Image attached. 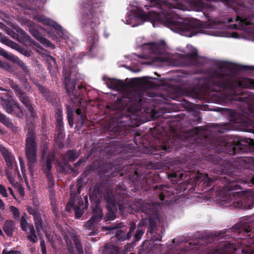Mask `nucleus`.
Segmentation results:
<instances>
[{
    "instance_id": "obj_15",
    "label": "nucleus",
    "mask_w": 254,
    "mask_h": 254,
    "mask_svg": "<svg viewBox=\"0 0 254 254\" xmlns=\"http://www.w3.org/2000/svg\"><path fill=\"white\" fill-rule=\"evenodd\" d=\"M19 99L23 104L26 106L28 110L31 112L32 115H33L34 109L30 103L28 97L24 94H21L19 96Z\"/></svg>"
},
{
    "instance_id": "obj_24",
    "label": "nucleus",
    "mask_w": 254,
    "mask_h": 254,
    "mask_svg": "<svg viewBox=\"0 0 254 254\" xmlns=\"http://www.w3.org/2000/svg\"><path fill=\"white\" fill-rule=\"evenodd\" d=\"M67 118L70 127H72L73 125V115L72 111L69 110L68 109H67Z\"/></svg>"
},
{
    "instance_id": "obj_46",
    "label": "nucleus",
    "mask_w": 254,
    "mask_h": 254,
    "mask_svg": "<svg viewBox=\"0 0 254 254\" xmlns=\"http://www.w3.org/2000/svg\"><path fill=\"white\" fill-rule=\"evenodd\" d=\"M98 233V231L97 230H94L93 231H92V232H91L90 233V234H89V236H94L96 234H97Z\"/></svg>"
},
{
    "instance_id": "obj_38",
    "label": "nucleus",
    "mask_w": 254,
    "mask_h": 254,
    "mask_svg": "<svg viewBox=\"0 0 254 254\" xmlns=\"http://www.w3.org/2000/svg\"><path fill=\"white\" fill-rule=\"evenodd\" d=\"M170 7L171 8H175V9H180V10H185L186 9L184 7V6L181 4H179V3H177L176 4V5L175 6H170Z\"/></svg>"
},
{
    "instance_id": "obj_3",
    "label": "nucleus",
    "mask_w": 254,
    "mask_h": 254,
    "mask_svg": "<svg viewBox=\"0 0 254 254\" xmlns=\"http://www.w3.org/2000/svg\"><path fill=\"white\" fill-rule=\"evenodd\" d=\"M25 155L28 160V165L30 171L37 161V141L34 132L29 130L26 135Z\"/></svg>"
},
{
    "instance_id": "obj_61",
    "label": "nucleus",
    "mask_w": 254,
    "mask_h": 254,
    "mask_svg": "<svg viewBox=\"0 0 254 254\" xmlns=\"http://www.w3.org/2000/svg\"><path fill=\"white\" fill-rule=\"evenodd\" d=\"M78 253H79L78 254H83V251L82 252H78Z\"/></svg>"
},
{
    "instance_id": "obj_6",
    "label": "nucleus",
    "mask_w": 254,
    "mask_h": 254,
    "mask_svg": "<svg viewBox=\"0 0 254 254\" xmlns=\"http://www.w3.org/2000/svg\"><path fill=\"white\" fill-rule=\"evenodd\" d=\"M1 105L5 111L8 114L18 117H22L23 112L19 105L14 100H6L1 97Z\"/></svg>"
},
{
    "instance_id": "obj_41",
    "label": "nucleus",
    "mask_w": 254,
    "mask_h": 254,
    "mask_svg": "<svg viewBox=\"0 0 254 254\" xmlns=\"http://www.w3.org/2000/svg\"><path fill=\"white\" fill-rule=\"evenodd\" d=\"M27 210H28V212L30 214L33 215L34 216L35 215H38L39 214L37 213H36V212L31 207L28 206L27 207Z\"/></svg>"
},
{
    "instance_id": "obj_23",
    "label": "nucleus",
    "mask_w": 254,
    "mask_h": 254,
    "mask_svg": "<svg viewBox=\"0 0 254 254\" xmlns=\"http://www.w3.org/2000/svg\"><path fill=\"white\" fill-rule=\"evenodd\" d=\"M10 210L12 212L14 218L17 219L19 217V213L18 209L14 206H10Z\"/></svg>"
},
{
    "instance_id": "obj_7",
    "label": "nucleus",
    "mask_w": 254,
    "mask_h": 254,
    "mask_svg": "<svg viewBox=\"0 0 254 254\" xmlns=\"http://www.w3.org/2000/svg\"><path fill=\"white\" fill-rule=\"evenodd\" d=\"M65 88L68 94L74 93L76 86V82L74 79L72 78L70 73L67 69H65L64 71Z\"/></svg>"
},
{
    "instance_id": "obj_40",
    "label": "nucleus",
    "mask_w": 254,
    "mask_h": 254,
    "mask_svg": "<svg viewBox=\"0 0 254 254\" xmlns=\"http://www.w3.org/2000/svg\"><path fill=\"white\" fill-rule=\"evenodd\" d=\"M155 227V225L154 224V223L151 221H150L149 231L151 234L153 233Z\"/></svg>"
},
{
    "instance_id": "obj_16",
    "label": "nucleus",
    "mask_w": 254,
    "mask_h": 254,
    "mask_svg": "<svg viewBox=\"0 0 254 254\" xmlns=\"http://www.w3.org/2000/svg\"><path fill=\"white\" fill-rule=\"evenodd\" d=\"M95 216V217L100 216L101 220L103 217L102 211L100 206L98 203H96V205L93 208V216Z\"/></svg>"
},
{
    "instance_id": "obj_57",
    "label": "nucleus",
    "mask_w": 254,
    "mask_h": 254,
    "mask_svg": "<svg viewBox=\"0 0 254 254\" xmlns=\"http://www.w3.org/2000/svg\"><path fill=\"white\" fill-rule=\"evenodd\" d=\"M3 217H2L1 215L0 214V220L2 221L3 220Z\"/></svg>"
},
{
    "instance_id": "obj_17",
    "label": "nucleus",
    "mask_w": 254,
    "mask_h": 254,
    "mask_svg": "<svg viewBox=\"0 0 254 254\" xmlns=\"http://www.w3.org/2000/svg\"><path fill=\"white\" fill-rule=\"evenodd\" d=\"M33 35L41 43L43 44L48 46L51 47L52 46V44L47 39L40 37L37 33V32L33 33Z\"/></svg>"
},
{
    "instance_id": "obj_42",
    "label": "nucleus",
    "mask_w": 254,
    "mask_h": 254,
    "mask_svg": "<svg viewBox=\"0 0 254 254\" xmlns=\"http://www.w3.org/2000/svg\"><path fill=\"white\" fill-rule=\"evenodd\" d=\"M20 166H21L22 173L23 174L24 177H25L24 176L25 175V167H24V164L21 160H20Z\"/></svg>"
},
{
    "instance_id": "obj_63",
    "label": "nucleus",
    "mask_w": 254,
    "mask_h": 254,
    "mask_svg": "<svg viewBox=\"0 0 254 254\" xmlns=\"http://www.w3.org/2000/svg\"><path fill=\"white\" fill-rule=\"evenodd\" d=\"M58 120L59 122H61V120L60 118L58 119Z\"/></svg>"
},
{
    "instance_id": "obj_45",
    "label": "nucleus",
    "mask_w": 254,
    "mask_h": 254,
    "mask_svg": "<svg viewBox=\"0 0 254 254\" xmlns=\"http://www.w3.org/2000/svg\"><path fill=\"white\" fill-rule=\"evenodd\" d=\"M30 234H35V229L33 226H30L29 227Z\"/></svg>"
},
{
    "instance_id": "obj_22",
    "label": "nucleus",
    "mask_w": 254,
    "mask_h": 254,
    "mask_svg": "<svg viewBox=\"0 0 254 254\" xmlns=\"http://www.w3.org/2000/svg\"><path fill=\"white\" fill-rule=\"evenodd\" d=\"M20 226L22 230L25 231L27 230V228L28 227V223L26 218L24 216L22 217L21 218Z\"/></svg>"
},
{
    "instance_id": "obj_43",
    "label": "nucleus",
    "mask_w": 254,
    "mask_h": 254,
    "mask_svg": "<svg viewBox=\"0 0 254 254\" xmlns=\"http://www.w3.org/2000/svg\"><path fill=\"white\" fill-rule=\"evenodd\" d=\"M4 203L2 200L0 198V210H3L4 209Z\"/></svg>"
},
{
    "instance_id": "obj_1",
    "label": "nucleus",
    "mask_w": 254,
    "mask_h": 254,
    "mask_svg": "<svg viewBox=\"0 0 254 254\" xmlns=\"http://www.w3.org/2000/svg\"><path fill=\"white\" fill-rule=\"evenodd\" d=\"M233 65L228 62L219 64L218 67L211 71L209 84L214 88L210 89L212 91H217L220 89L230 90L234 94L238 93L235 89L238 87L254 89V79L251 78L230 79L229 75L232 72Z\"/></svg>"
},
{
    "instance_id": "obj_13",
    "label": "nucleus",
    "mask_w": 254,
    "mask_h": 254,
    "mask_svg": "<svg viewBox=\"0 0 254 254\" xmlns=\"http://www.w3.org/2000/svg\"><path fill=\"white\" fill-rule=\"evenodd\" d=\"M95 217V216H92V217L86 222V224H85V228L87 230H89L94 228V226L101 220L100 216L96 217Z\"/></svg>"
},
{
    "instance_id": "obj_36",
    "label": "nucleus",
    "mask_w": 254,
    "mask_h": 254,
    "mask_svg": "<svg viewBox=\"0 0 254 254\" xmlns=\"http://www.w3.org/2000/svg\"><path fill=\"white\" fill-rule=\"evenodd\" d=\"M10 83L11 84V87L14 89L16 91L20 93V89L18 87V86L15 83L13 82V81L10 80Z\"/></svg>"
},
{
    "instance_id": "obj_2",
    "label": "nucleus",
    "mask_w": 254,
    "mask_h": 254,
    "mask_svg": "<svg viewBox=\"0 0 254 254\" xmlns=\"http://www.w3.org/2000/svg\"><path fill=\"white\" fill-rule=\"evenodd\" d=\"M173 12L177 11L170 10L167 14L164 13L165 21L171 30L187 37H191L197 33V28L200 27L197 22L173 15Z\"/></svg>"
},
{
    "instance_id": "obj_56",
    "label": "nucleus",
    "mask_w": 254,
    "mask_h": 254,
    "mask_svg": "<svg viewBox=\"0 0 254 254\" xmlns=\"http://www.w3.org/2000/svg\"><path fill=\"white\" fill-rule=\"evenodd\" d=\"M251 181L254 184V177L252 178Z\"/></svg>"
},
{
    "instance_id": "obj_49",
    "label": "nucleus",
    "mask_w": 254,
    "mask_h": 254,
    "mask_svg": "<svg viewBox=\"0 0 254 254\" xmlns=\"http://www.w3.org/2000/svg\"><path fill=\"white\" fill-rule=\"evenodd\" d=\"M41 251L42 252V254H46V248H44V246L42 248H41Z\"/></svg>"
},
{
    "instance_id": "obj_21",
    "label": "nucleus",
    "mask_w": 254,
    "mask_h": 254,
    "mask_svg": "<svg viewBox=\"0 0 254 254\" xmlns=\"http://www.w3.org/2000/svg\"><path fill=\"white\" fill-rule=\"evenodd\" d=\"M79 156L78 153L73 150H70L66 153V157L70 160H73L77 158Z\"/></svg>"
},
{
    "instance_id": "obj_35",
    "label": "nucleus",
    "mask_w": 254,
    "mask_h": 254,
    "mask_svg": "<svg viewBox=\"0 0 254 254\" xmlns=\"http://www.w3.org/2000/svg\"><path fill=\"white\" fill-rule=\"evenodd\" d=\"M2 254H20V252L17 251H7L3 250Z\"/></svg>"
},
{
    "instance_id": "obj_18",
    "label": "nucleus",
    "mask_w": 254,
    "mask_h": 254,
    "mask_svg": "<svg viewBox=\"0 0 254 254\" xmlns=\"http://www.w3.org/2000/svg\"><path fill=\"white\" fill-rule=\"evenodd\" d=\"M35 227L37 231L42 229V220L39 214L35 215L34 217Z\"/></svg>"
},
{
    "instance_id": "obj_62",
    "label": "nucleus",
    "mask_w": 254,
    "mask_h": 254,
    "mask_svg": "<svg viewBox=\"0 0 254 254\" xmlns=\"http://www.w3.org/2000/svg\"><path fill=\"white\" fill-rule=\"evenodd\" d=\"M138 25V24L132 25V27H135V26H137V25Z\"/></svg>"
},
{
    "instance_id": "obj_34",
    "label": "nucleus",
    "mask_w": 254,
    "mask_h": 254,
    "mask_svg": "<svg viewBox=\"0 0 254 254\" xmlns=\"http://www.w3.org/2000/svg\"><path fill=\"white\" fill-rule=\"evenodd\" d=\"M75 112H76V114L78 115H81L80 116V118H81V125H83L84 124V122H85V118L84 117V116L81 115V111L80 109H77L75 111Z\"/></svg>"
},
{
    "instance_id": "obj_19",
    "label": "nucleus",
    "mask_w": 254,
    "mask_h": 254,
    "mask_svg": "<svg viewBox=\"0 0 254 254\" xmlns=\"http://www.w3.org/2000/svg\"><path fill=\"white\" fill-rule=\"evenodd\" d=\"M0 55L4 57V58H6L7 59L11 61H14L15 60L14 55L8 53L7 52H6L2 49H0Z\"/></svg>"
},
{
    "instance_id": "obj_27",
    "label": "nucleus",
    "mask_w": 254,
    "mask_h": 254,
    "mask_svg": "<svg viewBox=\"0 0 254 254\" xmlns=\"http://www.w3.org/2000/svg\"><path fill=\"white\" fill-rule=\"evenodd\" d=\"M144 233V229L138 230L135 235V239L136 241H138V240L141 239L142 235Z\"/></svg>"
},
{
    "instance_id": "obj_52",
    "label": "nucleus",
    "mask_w": 254,
    "mask_h": 254,
    "mask_svg": "<svg viewBox=\"0 0 254 254\" xmlns=\"http://www.w3.org/2000/svg\"><path fill=\"white\" fill-rule=\"evenodd\" d=\"M152 239L154 241H160L161 240V237H159L158 238H156L154 237V238H153Z\"/></svg>"
},
{
    "instance_id": "obj_47",
    "label": "nucleus",
    "mask_w": 254,
    "mask_h": 254,
    "mask_svg": "<svg viewBox=\"0 0 254 254\" xmlns=\"http://www.w3.org/2000/svg\"><path fill=\"white\" fill-rule=\"evenodd\" d=\"M116 227H104L103 228L105 230H113Z\"/></svg>"
},
{
    "instance_id": "obj_25",
    "label": "nucleus",
    "mask_w": 254,
    "mask_h": 254,
    "mask_svg": "<svg viewBox=\"0 0 254 254\" xmlns=\"http://www.w3.org/2000/svg\"><path fill=\"white\" fill-rule=\"evenodd\" d=\"M74 242L76 246V248L78 251V252H82V247L81 246V245L80 243L79 240H78V238L77 237H75L74 238Z\"/></svg>"
},
{
    "instance_id": "obj_14",
    "label": "nucleus",
    "mask_w": 254,
    "mask_h": 254,
    "mask_svg": "<svg viewBox=\"0 0 254 254\" xmlns=\"http://www.w3.org/2000/svg\"><path fill=\"white\" fill-rule=\"evenodd\" d=\"M108 86L115 90H120L123 87L122 82L117 79H111L107 82Z\"/></svg>"
},
{
    "instance_id": "obj_10",
    "label": "nucleus",
    "mask_w": 254,
    "mask_h": 254,
    "mask_svg": "<svg viewBox=\"0 0 254 254\" xmlns=\"http://www.w3.org/2000/svg\"><path fill=\"white\" fill-rule=\"evenodd\" d=\"M44 170L45 174L48 179L50 186H53L54 181L52 175L50 172V170L52 168L51 162L49 159H48L45 162H44Z\"/></svg>"
},
{
    "instance_id": "obj_59",
    "label": "nucleus",
    "mask_w": 254,
    "mask_h": 254,
    "mask_svg": "<svg viewBox=\"0 0 254 254\" xmlns=\"http://www.w3.org/2000/svg\"><path fill=\"white\" fill-rule=\"evenodd\" d=\"M53 211L55 213H57V211L55 208L53 209Z\"/></svg>"
},
{
    "instance_id": "obj_60",
    "label": "nucleus",
    "mask_w": 254,
    "mask_h": 254,
    "mask_svg": "<svg viewBox=\"0 0 254 254\" xmlns=\"http://www.w3.org/2000/svg\"><path fill=\"white\" fill-rule=\"evenodd\" d=\"M195 55H196V53H193V54H192V57H194V56H195Z\"/></svg>"
},
{
    "instance_id": "obj_12",
    "label": "nucleus",
    "mask_w": 254,
    "mask_h": 254,
    "mask_svg": "<svg viewBox=\"0 0 254 254\" xmlns=\"http://www.w3.org/2000/svg\"><path fill=\"white\" fill-rule=\"evenodd\" d=\"M14 228V223L11 220H7L4 222L3 229L7 235L11 236Z\"/></svg>"
},
{
    "instance_id": "obj_11",
    "label": "nucleus",
    "mask_w": 254,
    "mask_h": 254,
    "mask_svg": "<svg viewBox=\"0 0 254 254\" xmlns=\"http://www.w3.org/2000/svg\"><path fill=\"white\" fill-rule=\"evenodd\" d=\"M0 42L13 49L18 50L19 49V46L17 44L14 43V42L6 38L5 36H3L0 32Z\"/></svg>"
},
{
    "instance_id": "obj_31",
    "label": "nucleus",
    "mask_w": 254,
    "mask_h": 254,
    "mask_svg": "<svg viewBox=\"0 0 254 254\" xmlns=\"http://www.w3.org/2000/svg\"><path fill=\"white\" fill-rule=\"evenodd\" d=\"M6 32L13 39H17L18 35L13 31L9 29H7Z\"/></svg>"
},
{
    "instance_id": "obj_33",
    "label": "nucleus",
    "mask_w": 254,
    "mask_h": 254,
    "mask_svg": "<svg viewBox=\"0 0 254 254\" xmlns=\"http://www.w3.org/2000/svg\"><path fill=\"white\" fill-rule=\"evenodd\" d=\"M22 23L28 26L29 27H34L33 22L28 19H23Z\"/></svg>"
},
{
    "instance_id": "obj_58",
    "label": "nucleus",
    "mask_w": 254,
    "mask_h": 254,
    "mask_svg": "<svg viewBox=\"0 0 254 254\" xmlns=\"http://www.w3.org/2000/svg\"><path fill=\"white\" fill-rule=\"evenodd\" d=\"M0 90H1V91H5L6 90H5L4 88L0 87Z\"/></svg>"
},
{
    "instance_id": "obj_64",
    "label": "nucleus",
    "mask_w": 254,
    "mask_h": 254,
    "mask_svg": "<svg viewBox=\"0 0 254 254\" xmlns=\"http://www.w3.org/2000/svg\"><path fill=\"white\" fill-rule=\"evenodd\" d=\"M136 19V17H133V20H135Z\"/></svg>"
},
{
    "instance_id": "obj_9",
    "label": "nucleus",
    "mask_w": 254,
    "mask_h": 254,
    "mask_svg": "<svg viewBox=\"0 0 254 254\" xmlns=\"http://www.w3.org/2000/svg\"><path fill=\"white\" fill-rule=\"evenodd\" d=\"M141 19H143L144 21H150L152 22L153 26L154 25V22L155 21L163 20V18L162 16L154 12H149L147 14L143 15L141 16Z\"/></svg>"
},
{
    "instance_id": "obj_4",
    "label": "nucleus",
    "mask_w": 254,
    "mask_h": 254,
    "mask_svg": "<svg viewBox=\"0 0 254 254\" xmlns=\"http://www.w3.org/2000/svg\"><path fill=\"white\" fill-rule=\"evenodd\" d=\"M106 199L108 203L107 208L108 212L106 215V219L107 220H113L115 218V214L114 210H117V206H118L121 211L125 212L127 211L128 212H131L130 207H127L124 206L120 203H117L115 199L114 196L111 193H107L106 196Z\"/></svg>"
},
{
    "instance_id": "obj_29",
    "label": "nucleus",
    "mask_w": 254,
    "mask_h": 254,
    "mask_svg": "<svg viewBox=\"0 0 254 254\" xmlns=\"http://www.w3.org/2000/svg\"><path fill=\"white\" fill-rule=\"evenodd\" d=\"M135 224H132L129 228V232L127 233V237L124 239V240L125 239H129L131 236V232L134 231V230L135 229Z\"/></svg>"
},
{
    "instance_id": "obj_37",
    "label": "nucleus",
    "mask_w": 254,
    "mask_h": 254,
    "mask_svg": "<svg viewBox=\"0 0 254 254\" xmlns=\"http://www.w3.org/2000/svg\"><path fill=\"white\" fill-rule=\"evenodd\" d=\"M16 30L17 32L22 35L24 37L27 39L29 37V36L22 29L18 28L16 29Z\"/></svg>"
},
{
    "instance_id": "obj_51",
    "label": "nucleus",
    "mask_w": 254,
    "mask_h": 254,
    "mask_svg": "<svg viewBox=\"0 0 254 254\" xmlns=\"http://www.w3.org/2000/svg\"><path fill=\"white\" fill-rule=\"evenodd\" d=\"M157 61L163 62H165L166 61V59L164 58H158V59L157 60Z\"/></svg>"
},
{
    "instance_id": "obj_54",
    "label": "nucleus",
    "mask_w": 254,
    "mask_h": 254,
    "mask_svg": "<svg viewBox=\"0 0 254 254\" xmlns=\"http://www.w3.org/2000/svg\"><path fill=\"white\" fill-rule=\"evenodd\" d=\"M160 196L161 200H164L163 195L162 193L160 194Z\"/></svg>"
},
{
    "instance_id": "obj_53",
    "label": "nucleus",
    "mask_w": 254,
    "mask_h": 254,
    "mask_svg": "<svg viewBox=\"0 0 254 254\" xmlns=\"http://www.w3.org/2000/svg\"><path fill=\"white\" fill-rule=\"evenodd\" d=\"M123 108H124V106L122 105V106H118L116 109H119V110H121V109H122Z\"/></svg>"
},
{
    "instance_id": "obj_32",
    "label": "nucleus",
    "mask_w": 254,
    "mask_h": 254,
    "mask_svg": "<svg viewBox=\"0 0 254 254\" xmlns=\"http://www.w3.org/2000/svg\"><path fill=\"white\" fill-rule=\"evenodd\" d=\"M74 210L75 211V214L76 216L78 217H80L83 212L82 209H81L77 207H74Z\"/></svg>"
},
{
    "instance_id": "obj_28",
    "label": "nucleus",
    "mask_w": 254,
    "mask_h": 254,
    "mask_svg": "<svg viewBox=\"0 0 254 254\" xmlns=\"http://www.w3.org/2000/svg\"><path fill=\"white\" fill-rule=\"evenodd\" d=\"M0 122L3 124H7L9 123V120L4 115L0 113Z\"/></svg>"
},
{
    "instance_id": "obj_39",
    "label": "nucleus",
    "mask_w": 254,
    "mask_h": 254,
    "mask_svg": "<svg viewBox=\"0 0 254 254\" xmlns=\"http://www.w3.org/2000/svg\"><path fill=\"white\" fill-rule=\"evenodd\" d=\"M0 67L4 68L7 70H9L11 69V67L9 65L3 63L1 61H0Z\"/></svg>"
},
{
    "instance_id": "obj_5",
    "label": "nucleus",
    "mask_w": 254,
    "mask_h": 254,
    "mask_svg": "<svg viewBox=\"0 0 254 254\" xmlns=\"http://www.w3.org/2000/svg\"><path fill=\"white\" fill-rule=\"evenodd\" d=\"M0 150L6 163V175L7 179L12 186H16L13 175L17 171V167L14 163L13 158L5 147L0 146Z\"/></svg>"
},
{
    "instance_id": "obj_50",
    "label": "nucleus",
    "mask_w": 254,
    "mask_h": 254,
    "mask_svg": "<svg viewBox=\"0 0 254 254\" xmlns=\"http://www.w3.org/2000/svg\"><path fill=\"white\" fill-rule=\"evenodd\" d=\"M43 246H44V248H46V245H45V242L44 241H42L41 242V248H42Z\"/></svg>"
},
{
    "instance_id": "obj_20",
    "label": "nucleus",
    "mask_w": 254,
    "mask_h": 254,
    "mask_svg": "<svg viewBox=\"0 0 254 254\" xmlns=\"http://www.w3.org/2000/svg\"><path fill=\"white\" fill-rule=\"evenodd\" d=\"M14 59V61H12V62L14 63H16L18 65H19L22 68L24 72L27 73H28V70L25 64L16 56H15Z\"/></svg>"
},
{
    "instance_id": "obj_48",
    "label": "nucleus",
    "mask_w": 254,
    "mask_h": 254,
    "mask_svg": "<svg viewBox=\"0 0 254 254\" xmlns=\"http://www.w3.org/2000/svg\"><path fill=\"white\" fill-rule=\"evenodd\" d=\"M8 190L9 191L10 194L12 195L13 197H14V192H13L12 189L11 188H8Z\"/></svg>"
},
{
    "instance_id": "obj_8",
    "label": "nucleus",
    "mask_w": 254,
    "mask_h": 254,
    "mask_svg": "<svg viewBox=\"0 0 254 254\" xmlns=\"http://www.w3.org/2000/svg\"><path fill=\"white\" fill-rule=\"evenodd\" d=\"M34 18L43 24L53 27L58 31L62 30V27L60 25L43 15H37L34 17Z\"/></svg>"
},
{
    "instance_id": "obj_44",
    "label": "nucleus",
    "mask_w": 254,
    "mask_h": 254,
    "mask_svg": "<svg viewBox=\"0 0 254 254\" xmlns=\"http://www.w3.org/2000/svg\"><path fill=\"white\" fill-rule=\"evenodd\" d=\"M233 198H234L233 195H229V198L226 199H224L223 201H226V203H230L232 201Z\"/></svg>"
},
{
    "instance_id": "obj_55",
    "label": "nucleus",
    "mask_w": 254,
    "mask_h": 254,
    "mask_svg": "<svg viewBox=\"0 0 254 254\" xmlns=\"http://www.w3.org/2000/svg\"><path fill=\"white\" fill-rule=\"evenodd\" d=\"M244 23L246 24V25H249L250 24V22H248V21H246V20H245L244 21Z\"/></svg>"
},
{
    "instance_id": "obj_26",
    "label": "nucleus",
    "mask_w": 254,
    "mask_h": 254,
    "mask_svg": "<svg viewBox=\"0 0 254 254\" xmlns=\"http://www.w3.org/2000/svg\"><path fill=\"white\" fill-rule=\"evenodd\" d=\"M0 193L3 197H7V196H8L7 191H6L5 188L0 184Z\"/></svg>"
},
{
    "instance_id": "obj_30",
    "label": "nucleus",
    "mask_w": 254,
    "mask_h": 254,
    "mask_svg": "<svg viewBox=\"0 0 254 254\" xmlns=\"http://www.w3.org/2000/svg\"><path fill=\"white\" fill-rule=\"evenodd\" d=\"M28 239L33 243H36L38 238L36 234H29L27 237Z\"/></svg>"
}]
</instances>
